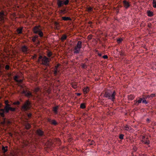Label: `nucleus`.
<instances>
[{
  "label": "nucleus",
  "instance_id": "nucleus-42",
  "mask_svg": "<svg viewBox=\"0 0 156 156\" xmlns=\"http://www.w3.org/2000/svg\"><path fill=\"white\" fill-rule=\"evenodd\" d=\"M87 67V66L85 64H83L82 65V68L83 69H84Z\"/></svg>",
  "mask_w": 156,
  "mask_h": 156
},
{
  "label": "nucleus",
  "instance_id": "nucleus-46",
  "mask_svg": "<svg viewBox=\"0 0 156 156\" xmlns=\"http://www.w3.org/2000/svg\"><path fill=\"white\" fill-rule=\"evenodd\" d=\"M146 121H147V122L149 123L150 122V120L149 119L147 118L146 119Z\"/></svg>",
  "mask_w": 156,
  "mask_h": 156
},
{
  "label": "nucleus",
  "instance_id": "nucleus-23",
  "mask_svg": "<svg viewBox=\"0 0 156 156\" xmlns=\"http://www.w3.org/2000/svg\"><path fill=\"white\" fill-rule=\"evenodd\" d=\"M135 97L132 95H129L128 96V99L129 100H132L134 99Z\"/></svg>",
  "mask_w": 156,
  "mask_h": 156
},
{
  "label": "nucleus",
  "instance_id": "nucleus-43",
  "mask_svg": "<svg viewBox=\"0 0 156 156\" xmlns=\"http://www.w3.org/2000/svg\"><path fill=\"white\" fill-rule=\"evenodd\" d=\"M102 57L104 59H106L108 58V56L106 55H104Z\"/></svg>",
  "mask_w": 156,
  "mask_h": 156
},
{
  "label": "nucleus",
  "instance_id": "nucleus-26",
  "mask_svg": "<svg viewBox=\"0 0 156 156\" xmlns=\"http://www.w3.org/2000/svg\"><path fill=\"white\" fill-rule=\"evenodd\" d=\"M30 124L28 123H27L25 125L26 128L27 129H29L30 128Z\"/></svg>",
  "mask_w": 156,
  "mask_h": 156
},
{
  "label": "nucleus",
  "instance_id": "nucleus-56",
  "mask_svg": "<svg viewBox=\"0 0 156 156\" xmlns=\"http://www.w3.org/2000/svg\"><path fill=\"white\" fill-rule=\"evenodd\" d=\"M11 76V74H9V76Z\"/></svg>",
  "mask_w": 156,
  "mask_h": 156
},
{
  "label": "nucleus",
  "instance_id": "nucleus-3",
  "mask_svg": "<svg viewBox=\"0 0 156 156\" xmlns=\"http://www.w3.org/2000/svg\"><path fill=\"white\" fill-rule=\"evenodd\" d=\"M69 3V0H57V4L58 7L59 8L63 7V9L60 10V12L63 14H65L66 13L67 11L66 8L63 6L64 5H67Z\"/></svg>",
  "mask_w": 156,
  "mask_h": 156
},
{
  "label": "nucleus",
  "instance_id": "nucleus-22",
  "mask_svg": "<svg viewBox=\"0 0 156 156\" xmlns=\"http://www.w3.org/2000/svg\"><path fill=\"white\" fill-rule=\"evenodd\" d=\"M8 147L7 146H5L4 147V146H3L2 148V150L3 151V152L5 153H6L7 150H8Z\"/></svg>",
  "mask_w": 156,
  "mask_h": 156
},
{
  "label": "nucleus",
  "instance_id": "nucleus-29",
  "mask_svg": "<svg viewBox=\"0 0 156 156\" xmlns=\"http://www.w3.org/2000/svg\"><path fill=\"white\" fill-rule=\"evenodd\" d=\"M80 108L82 109H84L86 108L85 104L84 103H81L80 105Z\"/></svg>",
  "mask_w": 156,
  "mask_h": 156
},
{
  "label": "nucleus",
  "instance_id": "nucleus-36",
  "mask_svg": "<svg viewBox=\"0 0 156 156\" xmlns=\"http://www.w3.org/2000/svg\"><path fill=\"white\" fill-rule=\"evenodd\" d=\"M142 102L143 104H147L148 103V102L146 100V99L143 100H142Z\"/></svg>",
  "mask_w": 156,
  "mask_h": 156
},
{
  "label": "nucleus",
  "instance_id": "nucleus-13",
  "mask_svg": "<svg viewBox=\"0 0 156 156\" xmlns=\"http://www.w3.org/2000/svg\"><path fill=\"white\" fill-rule=\"evenodd\" d=\"M47 121L48 122L50 123L51 124L54 126L57 125L58 124L55 119H51L48 118L47 119Z\"/></svg>",
  "mask_w": 156,
  "mask_h": 156
},
{
  "label": "nucleus",
  "instance_id": "nucleus-21",
  "mask_svg": "<svg viewBox=\"0 0 156 156\" xmlns=\"http://www.w3.org/2000/svg\"><path fill=\"white\" fill-rule=\"evenodd\" d=\"M2 118L3 121L1 122L0 123L1 124V125L2 126H4L6 123V119L4 117Z\"/></svg>",
  "mask_w": 156,
  "mask_h": 156
},
{
  "label": "nucleus",
  "instance_id": "nucleus-40",
  "mask_svg": "<svg viewBox=\"0 0 156 156\" xmlns=\"http://www.w3.org/2000/svg\"><path fill=\"white\" fill-rule=\"evenodd\" d=\"M66 38H67L66 36L64 35L62 36V37L60 39H66Z\"/></svg>",
  "mask_w": 156,
  "mask_h": 156
},
{
  "label": "nucleus",
  "instance_id": "nucleus-47",
  "mask_svg": "<svg viewBox=\"0 0 156 156\" xmlns=\"http://www.w3.org/2000/svg\"><path fill=\"white\" fill-rule=\"evenodd\" d=\"M5 105H6V104H8L9 103L8 101L7 100L5 101Z\"/></svg>",
  "mask_w": 156,
  "mask_h": 156
},
{
  "label": "nucleus",
  "instance_id": "nucleus-54",
  "mask_svg": "<svg viewBox=\"0 0 156 156\" xmlns=\"http://www.w3.org/2000/svg\"><path fill=\"white\" fill-rule=\"evenodd\" d=\"M117 39H118V38H117ZM118 39H122L121 38H118Z\"/></svg>",
  "mask_w": 156,
  "mask_h": 156
},
{
  "label": "nucleus",
  "instance_id": "nucleus-24",
  "mask_svg": "<svg viewBox=\"0 0 156 156\" xmlns=\"http://www.w3.org/2000/svg\"><path fill=\"white\" fill-rule=\"evenodd\" d=\"M83 92L85 94L87 93L89 91V89L88 87L84 88L83 90Z\"/></svg>",
  "mask_w": 156,
  "mask_h": 156
},
{
  "label": "nucleus",
  "instance_id": "nucleus-38",
  "mask_svg": "<svg viewBox=\"0 0 156 156\" xmlns=\"http://www.w3.org/2000/svg\"><path fill=\"white\" fill-rule=\"evenodd\" d=\"M9 66L8 65H6L5 67V69L7 70H9Z\"/></svg>",
  "mask_w": 156,
  "mask_h": 156
},
{
  "label": "nucleus",
  "instance_id": "nucleus-53",
  "mask_svg": "<svg viewBox=\"0 0 156 156\" xmlns=\"http://www.w3.org/2000/svg\"><path fill=\"white\" fill-rule=\"evenodd\" d=\"M33 40V41L34 42H35V41H36V40H35V39H34V40Z\"/></svg>",
  "mask_w": 156,
  "mask_h": 156
},
{
  "label": "nucleus",
  "instance_id": "nucleus-49",
  "mask_svg": "<svg viewBox=\"0 0 156 156\" xmlns=\"http://www.w3.org/2000/svg\"><path fill=\"white\" fill-rule=\"evenodd\" d=\"M98 55L100 57L101 56V55H102V54L101 53H98Z\"/></svg>",
  "mask_w": 156,
  "mask_h": 156
},
{
  "label": "nucleus",
  "instance_id": "nucleus-11",
  "mask_svg": "<svg viewBox=\"0 0 156 156\" xmlns=\"http://www.w3.org/2000/svg\"><path fill=\"white\" fill-rule=\"evenodd\" d=\"M142 98H136V100L134 101V104L136 106H138L139 104L141 103L142 100Z\"/></svg>",
  "mask_w": 156,
  "mask_h": 156
},
{
  "label": "nucleus",
  "instance_id": "nucleus-48",
  "mask_svg": "<svg viewBox=\"0 0 156 156\" xmlns=\"http://www.w3.org/2000/svg\"><path fill=\"white\" fill-rule=\"evenodd\" d=\"M76 94L77 96H80L81 94L80 93H76Z\"/></svg>",
  "mask_w": 156,
  "mask_h": 156
},
{
  "label": "nucleus",
  "instance_id": "nucleus-15",
  "mask_svg": "<svg viewBox=\"0 0 156 156\" xmlns=\"http://www.w3.org/2000/svg\"><path fill=\"white\" fill-rule=\"evenodd\" d=\"M5 15L4 11H2L0 12V20L2 22H4V16Z\"/></svg>",
  "mask_w": 156,
  "mask_h": 156
},
{
  "label": "nucleus",
  "instance_id": "nucleus-25",
  "mask_svg": "<svg viewBox=\"0 0 156 156\" xmlns=\"http://www.w3.org/2000/svg\"><path fill=\"white\" fill-rule=\"evenodd\" d=\"M62 19L65 21H67V20H71V19L69 17H62Z\"/></svg>",
  "mask_w": 156,
  "mask_h": 156
},
{
  "label": "nucleus",
  "instance_id": "nucleus-58",
  "mask_svg": "<svg viewBox=\"0 0 156 156\" xmlns=\"http://www.w3.org/2000/svg\"><path fill=\"white\" fill-rule=\"evenodd\" d=\"M1 104H0V107H1Z\"/></svg>",
  "mask_w": 156,
  "mask_h": 156
},
{
  "label": "nucleus",
  "instance_id": "nucleus-19",
  "mask_svg": "<svg viewBox=\"0 0 156 156\" xmlns=\"http://www.w3.org/2000/svg\"><path fill=\"white\" fill-rule=\"evenodd\" d=\"M23 27H21L18 28L16 30V33L18 34H22L23 32Z\"/></svg>",
  "mask_w": 156,
  "mask_h": 156
},
{
  "label": "nucleus",
  "instance_id": "nucleus-30",
  "mask_svg": "<svg viewBox=\"0 0 156 156\" xmlns=\"http://www.w3.org/2000/svg\"><path fill=\"white\" fill-rule=\"evenodd\" d=\"M87 10L88 12H90L92 11L93 8L91 7H87Z\"/></svg>",
  "mask_w": 156,
  "mask_h": 156
},
{
  "label": "nucleus",
  "instance_id": "nucleus-51",
  "mask_svg": "<svg viewBox=\"0 0 156 156\" xmlns=\"http://www.w3.org/2000/svg\"><path fill=\"white\" fill-rule=\"evenodd\" d=\"M94 143V141H92L91 142V143L90 144L91 145H93V143Z\"/></svg>",
  "mask_w": 156,
  "mask_h": 156
},
{
  "label": "nucleus",
  "instance_id": "nucleus-7",
  "mask_svg": "<svg viewBox=\"0 0 156 156\" xmlns=\"http://www.w3.org/2000/svg\"><path fill=\"white\" fill-rule=\"evenodd\" d=\"M81 48V42L78 41L77 45L73 49L74 52L75 53H79L80 51V48Z\"/></svg>",
  "mask_w": 156,
  "mask_h": 156
},
{
  "label": "nucleus",
  "instance_id": "nucleus-57",
  "mask_svg": "<svg viewBox=\"0 0 156 156\" xmlns=\"http://www.w3.org/2000/svg\"><path fill=\"white\" fill-rule=\"evenodd\" d=\"M21 87L22 88H23V86H21Z\"/></svg>",
  "mask_w": 156,
  "mask_h": 156
},
{
  "label": "nucleus",
  "instance_id": "nucleus-14",
  "mask_svg": "<svg viewBox=\"0 0 156 156\" xmlns=\"http://www.w3.org/2000/svg\"><path fill=\"white\" fill-rule=\"evenodd\" d=\"M122 2L123 5L126 9H127L130 6V4L126 0H124Z\"/></svg>",
  "mask_w": 156,
  "mask_h": 156
},
{
  "label": "nucleus",
  "instance_id": "nucleus-32",
  "mask_svg": "<svg viewBox=\"0 0 156 156\" xmlns=\"http://www.w3.org/2000/svg\"><path fill=\"white\" fill-rule=\"evenodd\" d=\"M153 6L154 8H156V0H153Z\"/></svg>",
  "mask_w": 156,
  "mask_h": 156
},
{
  "label": "nucleus",
  "instance_id": "nucleus-17",
  "mask_svg": "<svg viewBox=\"0 0 156 156\" xmlns=\"http://www.w3.org/2000/svg\"><path fill=\"white\" fill-rule=\"evenodd\" d=\"M19 76L17 75H16L14 77V80L16 82L20 83H21L23 82V80L21 79L18 80V79Z\"/></svg>",
  "mask_w": 156,
  "mask_h": 156
},
{
  "label": "nucleus",
  "instance_id": "nucleus-33",
  "mask_svg": "<svg viewBox=\"0 0 156 156\" xmlns=\"http://www.w3.org/2000/svg\"><path fill=\"white\" fill-rule=\"evenodd\" d=\"M125 129L127 130H129L131 129V127L130 126H128V125H126L124 127Z\"/></svg>",
  "mask_w": 156,
  "mask_h": 156
},
{
  "label": "nucleus",
  "instance_id": "nucleus-34",
  "mask_svg": "<svg viewBox=\"0 0 156 156\" xmlns=\"http://www.w3.org/2000/svg\"><path fill=\"white\" fill-rule=\"evenodd\" d=\"M13 105H19L20 104V101H16L14 102L13 103Z\"/></svg>",
  "mask_w": 156,
  "mask_h": 156
},
{
  "label": "nucleus",
  "instance_id": "nucleus-52",
  "mask_svg": "<svg viewBox=\"0 0 156 156\" xmlns=\"http://www.w3.org/2000/svg\"><path fill=\"white\" fill-rule=\"evenodd\" d=\"M147 98V97H146V98L144 97L143 98H142V100H144L146 98Z\"/></svg>",
  "mask_w": 156,
  "mask_h": 156
},
{
  "label": "nucleus",
  "instance_id": "nucleus-8",
  "mask_svg": "<svg viewBox=\"0 0 156 156\" xmlns=\"http://www.w3.org/2000/svg\"><path fill=\"white\" fill-rule=\"evenodd\" d=\"M36 133L37 136L40 138L45 136L44 131L41 129L39 128L37 129L36 131Z\"/></svg>",
  "mask_w": 156,
  "mask_h": 156
},
{
  "label": "nucleus",
  "instance_id": "nucleus-55",
  "mask_svg": "<svg viewBox=\"0 0 156 156\" xmlns=\"http://www.w3.org/2000/svg\"><path fill=\"white\" fill-rule=\"evenodd\" d=\"M46 70H47V69L46 68H45V69H44V70L45 71H46Z\"/></svg>",
  "mask_w": 156,
  "mask_h": 156
},
{
  "label": "nucleus",
  "instance_id": "nucleus-5",
  "mask_svg": "<svg viewBox=\"0 0 156 156\" xmlns=\"http://www.w3.org/2000/svg\"><path fill=\"white\" fill-rule=\"evenodd\" d=\"M41 26L40 25L35 26L33 29V31L34 34H38V35L41 37L43 36V34L41 29Z\"/></svg>",
  "mask_w": 156,
  "mask_h": 156
},
{
  "label": "nucleus",
  "instance_id": "nucleus-31",
  "mask_svg": "<svg viewBox=\"0 0 156 156\" xmlns=\"http://www.w3.org/2000/svg\"><path fill=\"white\" fill-rule=\"evenodd\" d=\"M155 96V94H152L150 95H147V98H153Z\"/></svg>",
  "mask_w": 156,
  "mask_h": 156
},
{
  "label": "nucleus",
  "instance_id": "nucleus-59",
  "mask_svg": "<svg viewBox=\"0 0 156 156\" xmlns=\"http://www.w3.org/2000/svg\"><path fill=\"white\" fill-rule=\"evenodd\" d=\"M62 41H63V40H63V39H62Z\"/></svg>",
  "mask_w": 156,
  "mask_h": 156
},
{
  "label": "nucleus",
  "instance_id": "nucleus-44",
  "mask_svg": "<svg viewBox=\"0 0 156 156\" xmlns=\"http://www.w3.org/2000/svg\"><path fill=\"white\" fill-rule=\"evenodd\" d=\"M11 123V122L9 120H6V124H9Z\"/></svg>",
  "mask_w": 156,
  "mask_h": 156
},
{
  "label": "nucleus",
  "instance_id": "nucleus-18",
  "mask_svg": "<svg viewBox=\"0 0 156 156\" xmlns=\"http://www.w3.org/2000/svg\"><path fill=\"white\" fill-rule=\"evenodd\" d=\"M143 140L142 141L145 144L148 145L149 144V140L147 138L146 139H145V137L144 136L143 138Z\"/></svg>",
  "mask_w": 156,
  "mask_h": 156
},
{
  "label": "nucleus",
  "instance_id": "nucleus-10",
  "mask_svg": "<svg viewBox=\"0 0 156 156\" xmlns=\"http://www.w3.org/2000/svg\"><path fill=\"white\" fill-rule=\"evenodd\" d=\"M22 93L25 94V96L28 98L33 96V95L30 91H28L24 89L22 91Z\"/></svg>",
  "mask_w": 156,
  "mask_h": 156
},
{
  "label": "nucleus",
  "instance_id": "nucleus-20",
  "mask_svg": "<svg viewBox=\"0 0 156 156\" xmlns=\"http://www.w3.org/2000/svg\"><path fill=\"white\" fill-rule=\"evenodd\" d=\"M147 16L149 17H151L154 15L153 12L150 10L147 11Z\"/></svg>",
  "mask_w": 156,
  "mask_h": 156
},
{
  "label": "nucleus",
  "instance_id": "nucleus-2",
  "mask_svg": "<svg viewBox=\"0 0 156 156\" xmlns=\"http://www.w3.org/2000/svg\"><path fill=\"white\" fill-rule=\"evenodd\" d=\"M51 58L44 55H40L38 57V62L40 64L46 66H50Z\"/></svg>",
  "mask_w": 156,
  "mask_h": 156
},
{
  "label": "nucleus",
  "instance_id": "nucleus-45",
  "mask_svg": "<svg viewBox=\"0 0 156 156\" xmlns=\"http://www.w3.org/2000/svg\"><path fill=\"white\" fill-rule=\"evenodd\" d=\"M123 40H117V43H121L122 41Z\"/></svg>",
  "mask_w": 156,
  "mask_h": 156
},
{
  "label": "nucleus",
  "instance_id": "nucleus-1",
  "mask_svg": "<svg viewBox=\"0 0 156 156\" xmlns=\"http://www.w3.org/2000/svg\"><path fill=\"white\" fill-rule=\"evenodd\" d=\"M31 107L30 102L29 100H27L20 107V109L22 111L25 112L29 118H31L32 114L31 113H28L27 112L30 109Z\"/></svg>",
  "mask_w": 156,
  "mask_h": 156
},
{
  "label": "nucleus",
  "instance_id": "nucleus-50",
  "mask_svg": "<svg viewBox=\"0 0 156 156\" xmlns=\"http://www.w3.org/2000/svg\"><path fill=\"white\" fill-rule=\"evenodd\" d=\"M38 37V35H35L34 36V38H35L34 39H35L36 38H37Z\"/></svg>",
  "mask_w": 156,
  "mask_h": 156
},
{
  "label": "nucleus",
  "instance_id": "nucleus-35",
  "mask_svg": "<svg viewBox=\"0 0 156 156\" xmlns=\"http://www.w3.org/2000/svg\"><path fill=\"white\" fill-rule=\"evenodd\" d=\"M59 72V70H54V74L55 76H56L57 75L58 73Z\"/></svg>",
  "mask_w": 156,
  "mask_h": 156
},
{
  "label": "nucleus",
  "instance_id": "nucleus-28",
  "mask_svg": "<svg viewBox=\"0 0 156 156\" xmlns=\"http://www.w3.org/2000/svg\"><path fill=\"white\" fill-rule=\"evenodd\" d=\"M71 85L72 87L74 89H76L77 87V86L76 83H72Z\"/></svg>",
  "mask_w": 156,
  "mask_h": 156
},
{
  "label": "nucleus",
  "instance_id": "nucleus-27",
  "mask_svg": "<svg viewBox=\"0 0 156 156\" xmlns=\"http://www.w3.org/2000/svg\"><path fill=\"white\" fill-rule=\"evenodd\" d=\"M52 55V53L50 51H48L47 53V56L48 57L50 58Z\"/></svg>",
  "mask_w": 156,
  "mask_h": 156
},
{
  "label": "nucleus",
  "instance_id": "nucleus-9",
  "mask_svg": "<svg viewBox=\"0 0 156 156\" xmlns=\"http://www.w3.org/2000/svg\"><path fill=\"white\" fill-rule=\"evenodd\" d=\"M33 91L37 97H38L41 95V89L38 87H35Z\"/></svg>",
  "mask_w": 156,
  "mask_h": 156
},
{
  "label": "nucleus",
  "instance_id": "nucleus-39",
  "mask_svg": "<svg viewBox=\"0 0 156 156\" xmlns=\"http://www.w3.org/2000/svg\"><path fill=\"white\" fill-rule=\"evenodd\" d=\"M59 66V65L58 64L56 66H55V68H54V70H58V67Z\"/></svg>",
  "mask_w": 156,
  "mask_h": 156
},
{
  "label": "nucleus",
  "instance_id": "nucleus-16",
  "mask_svg": "<svg viewBox=\"0 0 156 156\" xmlns=\"http://www.w3.org/2000/svg\"><path fill=\"white\" fill-rule=\"evenodd\" d=\"M21 50L25 54L27 53L28 52V48L25 45H23L22 46L21 48Z\"/></svg>",
  "mask_w": 156,
  "mask_h": 156
},
{
  "label": "nucleus",
  "instance_id": "nucleus-4",
  "mask_svg": "<svg viewBox=\"0 0 156 156\" xmlns=\"http://www.w3.org/2000/svg\"><path fill=\"white\" fill-rule=\"evenodd\" d=\"M115 95L116 93L115 91L113 92L111 91H107L105 92L104 96V97L111 100L112 101H114L115 99Z\"/></svg>",
  "mask_w": 156,
  "mask_h": 156
},
{
  "label": "nucleus",
  "instance_id": "nucleus-6",
  "mask_svg": "<svg viewBox=\"0 0 156 156\" xmlns=\"http://www.w3.org/2000/svg\"><path fill=\"white\" fill-rule=\"evenodd\" d=\"M5 113H8L9 111L15 112L16 111V108L11 107V105L8 104H6L5 105L3 109Z\"/></svg>",
  "mask_w": 156,
  "mask_h": 156
},
{
  "label": "nucleus",
  "instance_id": "nucleus-37",
  "mask_svg": "<svg viewBox=\"0 0 156 156\" xmlns=\"http://www.w3.org/2000/svg\"><path fill=\"white\" fill-rule=\"evenodd\" d=\"M124 136V135L122 134H120L119 136V138L121 139H123Z\"/></svg>",
  "mask_w": 156,
  "mask_h": 156
},
{
  "label": "nucleus",
  "instance_id": "nucleus-12",
  "mask_svg": "<svg viewBox=\"0 0 156 156\" xmlns=\"http://www.w3.org/2000/svg\"><path fill=\"white\" fill-rule=\"evenodd\" d=\"M59 108V105H56L53 107L52 108V111L55 114L57 115L58 114Z\"/></svg>",
  "mask_w": 156,
  "mask_h": 156
},
{
  "label": "nucleus",
  "instance_id": "nucleus-41",
  "mask_svg": "<svg viewBox=\"0 0 156 156\" xmlns=\"http://www.w3.org/2000/svg\"><path fill=\"white\" fill-rule=\"evenodd\" d=\"M119 54L121 56H123L124 55V53L123 51H121L119 52Z\"/></svg>",
  "mask_w": 156,
  "mask_h": 156
}]
</instances>
